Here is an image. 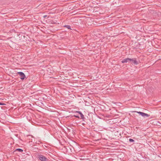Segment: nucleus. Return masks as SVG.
I'll list each match as a JSON object with an SVG mask.
<instances>
[{"instance_id": "obj_13", "label": "nucleus", "mask_w": 161, "mask_h": 161, "mask_svg": "<svg viewBox=\"0 0 161 161\" xmlns=\"http://www.w3.org/2000/svg\"><path fill=\"white\" fill-rule=\"evenodd\" d=\"M47 16V15H45L43 16L44 18H45Z\"/></svg>"}, {"instance_id": "obj_7", "label": "nucleus", "mask_w": 161, "mask_h": 161, "mask_svg": "<svg viewBox=\"0 0 161 161\" xmlns=\"http://www.w3.org/2000/svg\"><path fill=\"white\" fill-rule=\"evenodd\" d=\"M76 112L77 113H78L80 116L81 117V119H82L83 120H84V119H85V117L84 115H83V114L80 111H77Z\"/></svg>"}, {"instance_id": "obj_6", "label": "nucleus", "mask_w": 161, "mask_h": 161, "mask_svg": "<svg viewBox=\"0 0 161 161\" xmlns=\"http://www.w3.org/2000/svg\"><path fill=\"white\" fill-rule=\"evenodd\" d=\"M130 58H127L125 59H123L122 61L121 62L122 63H126L130 61Z\"/></svg>"}, {"instance_id": "obj_9", "label": "nucleus", "mask_w": 161, "mask_h": 161, "mask_svg": "<svg viewBox=\"0 0 161 161\" xmlns=\"http://www.w3.org/2000/svg\"><path fill=\"white\" fill-rule=\"evenodd\" d=\"M16 151H18L20 152H22L23 151V150L22 149H20V148L16 149Z\"/></svg>"}, {"instance_id": "obj_12", "label": "nucleus", "mask_w": 161, "mask_h": 161, "mask_svg": "<svg viewBox=\"0 0 161 161\" xmlns=\"http://www.w3.org/2000/svg\"><path fill=\"white\" fill-rule=\"evenodd\" d=\"M74 116H75V117L76 118H79V117L78 116L75 115H74Z\"/></svg>"}, {"instance_id": "obj_8", "label": "nucleus", "mask_w": 161, "mask_h": 161, "mask_svg": "<svg viewBox=\"0 0 161 161\" xmlns=\"http://www.w3.org/2000/svg\"><path fill=\"white\" fill-rule=\"evenodd\" d=\"M64 27H66L68 29L71 30V27L69 25H65L64 26Z\"/></svg>"}, {"instance_id": "obj_11", "label": "nucleus", "mask_w": 161, "mask_h": 161, "mask_svg": "<svg viewBox=\"0 0 161 161\" xmlns=\"http://www.w3.org/2000/svg\"><path fill=\"white\" fill-rule=\"evenodd\" d=\"M5 104L4 103H2L0 102V105H5Z\"/></svg>"}, {"instance_id": "obj_1", "label": "nucleus", "mask_w": 161, "mask_h": 161, "mask_svg": "<svg viewBox=\"0 0 161 161\" xmlns=\"http://www.w3.org/2000/svg\"><path fill=\"white\" fill-rule=\"evenodd\" d=\"M156 13V11L151 8H148V14L150 15H153L155 14Z\"/></svg>"}, {"instance_id": "obj_5", "label": "nucleus", "mask_w": 161, "mask_h": 161, "mask_svg": "<svg viewBox=\"0 0 161 161\" xmlns=\"http://www.w3.org/2000/svg\"><path fill=\"white\" fill-rule=\"evenodd\" d=\"M17 74H19L20 76V78L21 79L23 80L25 77V74L22 72H19L17 73Z\"/></svg>"}, {"instance_id": "obj_10", "label": "nucleus", "mask_w": 161, "mask_h": 161, "mask_svg": "<svg viewBox=\"0 0 161 161\" xmlns=\"http://www.w3.org/2000/svg\"><path fill=\"white\" fill-rule=\"evenodd\" d=\"M129 141V142H133L135 141L134 140L131 138L130 139Z\"/></svg>"}, {"instance_id": "obj_2", "label": "nucleus", "mask_w": 161, "mask_h": 161, "mask_svg": "<svg viewBox=\"0 0 161 161\" xmlns=\"http://www.w3.org/2000/svg\"><path fill=\"white\" fill-rule=\"evenodd\" d=\"M38 158L41 161H47L48 160L47 158L42 155H39Z\"/></svg>"}, {"instance_id": "obj_3", "label": "nucleus", "mask_w": 161, "mask_h": 161, "mask_svg": "<svg viewBox=\"0 0 161 161\" xmlns=\"http://www.w3.org/2000/svg\"><path fill=\"white\" fill-rule=\"evenodd\" d=\"M134 112L137 113L139 114L140 115H142L143 117H145V116H146L147 117H149L150 116V115H149L147 114H146V113H143V112H140V111L137 112V111H135Z\"/></svg>"}, {"instance_id": "obj_4", "label": "nucleus", "mask_w": 161, "mask_h": 161, "mask_svg": "<svg viewBox=\"0 0 161 161\" xmlns=\"http://www.w3.org/2000/svg\"><path fill=\"white\" fill-rule=\"evenodd\" d=\"M130 61L131 62L132 64L135 65H137L139 64L138 62L136 60V58H130Z\"/></svg>"}]
</instances>
